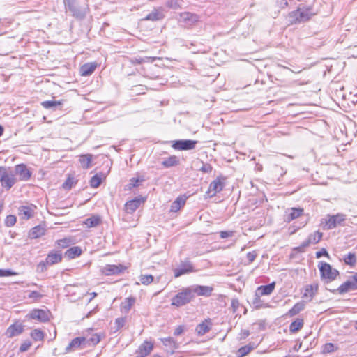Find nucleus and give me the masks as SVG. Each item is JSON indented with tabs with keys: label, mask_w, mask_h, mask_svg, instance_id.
<instances>
[{
	"label": "nucleus",
	"mask_w": 357,
	"mask_h": 357,
	"mask_svg": "<svg viewBox=\"0 0 357 357\" xmlns=\"http://www.w3.org/2000/svg\"><path fill=\"white\" fill-rule=\"evenodd\" d=\"M63 3L65 9L77 19H84L89 11L88 5L80 6L77 0H63Z\"/></svg>",
	"instance_id": "nucleus-1"
},
{
	"label": "nucleus",
	"mask_w": 357,
	"mask_h": 357,
	"mask_svg": "<svg viewBox=\"0 0 357 357\" xmlns=\"http://www.w3.org/2000/svg\"><path fill=\"white\" fill-rule=\"evenodd\" d=\"M314 15L310 8H298L289 13L287 19L291 24H300L308 21Z\"/></svg>",
	"instance_id": "nucleus-2"
},
{
	"label": "nucleus",
	"mask_w": 357,
	"mask_h": 357,
	"mask_svg": "<svg viewBox=\"0 0 357 357\" xmlns=\"http://www.w3.org/2000/svg\"><path fill=\"white\" fill-rule=\"evenodd\" d=\"M319 268L321 274V278L325 283L331 282L339 275V271L337 269L332 268V266L326 262L320 261Z\"/></svg>",
	"instance_id": "nucleus-3"
},
{
	"label": "nucleus",
	"mask_w": 357,
	"mask_h": 357,
	"mask_svg": "<svg viewBox=\"0 0 357 357\" xmlns=\"http://www.w3.org/2000/svg\"><path fill=\"white\" fill-rule=\"evenodd\" d=\"M195 298L190 287L184 289L172 298V305L181 307L189 303Z\"/></svg>",
	"instance_id": "nucleus-4"
},
{
	"label": "nucleus",
	"mask_w": 357,
	"mask_h": 357,
	"mask_svg": "<svg viewBox=\"0 0 357 357\" xmlns=\"http://www.w3.org/2000/svg\"><path fill=\"white\" fill-rule=\"evenodd\" d=\"M174 275L175 278H178L183 275L188 274L196 271L192 263L189 259L181 261L178 266L174 269Z\"/></svg>",
	"instance_id": "nucleus-5"
},
{
	"label": "nucleus",
	"mask_w": 357,
	"mask_h": 357,
	"mask_svg": "<svg viewBox=\"0 0 357 357\" xmlns=\"http://www.w3.org/2000/svg\"><path fill=\"white\" fill-rule=\"evenodd\" d=\"M346 220V215L343 213H337L336 215H328L325 219V227L326 229H332L338 225H342V222Z\"/></svg>",
	"instance_id": "nucleus-6"
},
{
	"label": "nucleus",
	"mask_w": 357,
	"mask_h": 357,
	"mask_svg": "<svg viewBox=\"0 0 357 357\" xmlns=\"http://www.w3.org/2000/svg\"><path fill=\"white\" fill-rule=\"evenodd\" d=\"M197 141L192 139H178L172 142V148L179 151H189L195 149Z\"/></svg>",
	"instance_id": "nucleus-7"
},
{
	"label": "nucleus",
	"mask_w": 357,
	"mask_h": 357,
	"mask_svg": "<svg viewBox=\"0 0 357 357\" xmlns=\"http://www.w3.org/2000/svg\"><path fill=\"white\" fill-rule=\"evenodd\" d=\"M199 20V16L196 14L189 12H185L180 14L178 22L184 26H192Z\"/></svg>",
	"instance_id": "nucleus-8"
},
{
	"label": "nucleus",
	"mask_w": 357,
	"mask_h": 357,
	"mask_svg": "<svg viewBox=\"0 0 357 357\" xmlns=\"http://www.w3.org/2000/svg\"><path fill=\"white\" fill-rule=\"evenodd\" d=\"M30 318L40 322H47L50 320V312L41 309H35L29 314Z\"/></svg>",
	"instance_id": "nucleus-9"
},
{
	"label": "nucleus",
	"mask_w": 357,
	"mask_h": 357,
	"mask_svg": "<svg viewBox=\"0 0 357 357\" xmlns=\"http://www.w3.org/2000/svg\"><path fill=\"white\" fill-rule=\"evenodd\" d=\"M192 295L210 296L213 292V288L210 286L194 285L190 287Z\"/></svg>",
	"instance_id": "nucleus-10"
},
{
	"label": "nucleus",
	"mask_w": 357,
	"mask_h": 357,
	"mask_svg": "<svg viewBox=\"0 0 357 357\" xmlns=\"http://www.w3.org/2000/svg\"><path fill=\"white\" fill-rule=\"evenodd\" d=\"M16 175L19 176L21 181H28L31 176V172L24 164L17 165L15 167Z\"/></svg>",
	"instance_id": "nucleus-11"
},
{
	"label": "nucleus",
	"mask_w": 357,
	"mask_h": 357,
	"mask_svg": "<svg viewBox=\"0 0 357 357\" xmlns=\"http://www.w3.org/2000/svg\"><path fill=\"white\" fill-rule=\"evenodd\" d=\"M16 178L15 175L12 173H8L6 168L5 167L3 172V178L1 180L2 187L6 190H10L15 183Z\"/></svg>",
	"instance_id": "nucleus-12"
},
{
	"label": "nucleus",
	"mask_w": 357,
	"mask_h": 357,
	"mask_svg": "<svg viewBox=\"0 0 357 357\" xmlns=\"http://www.w3.org/2000/svg\"><path fill=\"white\" fill-rule=\"evenodd\" d=\"M223 187L224 183L221 181L220 178H217L210 183L206 193L210 195L211 197L214 196L218 192L222 190Z\"/></svg>",
	"instance_id": "nucleus-13"
},
{
	"label": "nucleus",
	"mask_w": 357,
	"mask_h": 357,
	"mask_svg": "<svg viewBox=\"0 0 357 357\" xmlns=\"http://www.w3.org/2000/svg\"><path fill=\"white\" fill-rule=\"evenodd\" d=\"M125 266L121 264H108L102 268V273L106 275H117L123 272Z\"/></svg>",
	"instance_id": "nucleus-14"
},
{
	"label": "nucleus",
	"mask_w": 357,
	"mask_h": 357,
	"mask_svg": "<svg viewBox=\"0 0 357 357\" xmlns=\"http://www.w3.org/2000/svg\"><path fill=\"white\" fill-rule=\"evenodd\" d=\"M355 290H357V284H355L351 280H349L341 284L337 289L330 291L333 293L337 291L340 294H344Z\"/></svg>",
	"instance_id": "nucleus-15"
},
{
	"label": "nucleus",
	"mask_w": 357,
	"mask_h": 357,
	"mask_svg": "<svg viewBox=\"0 0 357 357\" xmlns=\"http://www.w3.org/2000/svg\"><path fill=\"white\" fill-rule=\"evenodd\" d=\"M303 213V209L301 208H291L286 211L284 215V221L290 222L291 221L300 217Z\"/></svg>",
	"instance_id": "nucleus-16"
},
{
	"label": "nucleus",
	"mask_w": 357,
	"mask_h": 357,
	"mask_svg": "<svg viewBox=\"0 0 357 357\" xmlns=\"http://www.w3.org/2000/svg\"><path fill=\"white\" fill-rule=\"evenodd\" d=\"M62 260V255L60 252L52 250L47 255L45 264L47 265H53L61 262Z\"/></svg>",
	"instance_id": "nucleus-17"
},
{
	"label": "nucleus",
	"mask_w": 357,
	"mask_h": 357,
	"mask_svg": "<svg viewBox=\"0 0 357 357\" xmlns=\"http://www.w3.org/2000/svg\"><path fill=\"white\" fill-rule=\"evenodd\" d=\"M86 341L84 337H77L72 340L69 344L66 347L65 352L68 353L80 348L81 344Z\"/></svg>",
	"instance_id": "nucleus-18"
},
{
	"label": "nucleus",
	"mask_w": 357,
	"mask_h": 357,
	"mask_svg": "<svg viewBox=\"0 0 357 357\" xmlns=\"http://www.w3.org/2000/svg\"><path fill=\"white\" fill-rule=\"evenodd\" d=\"M212 324L210 319H206L199 324L197 328L196 331L199 335H203L211 330Z\"/></svg>",
	"instance_id": "nucleus-19"
},
{
	"label": "nucleus",
	"mask_w": 357,
	"mask_h": 357,
	"mask_svg": "<svg viewBox=\"0 0 357 357\" xmlns=\"http://www.w3.org/2000/svg\"><path fill=\"white\" fill-rule=\"evenodd\" d=\"M45 228L43 226L38 225L33 227L29 232V238L31 239L38 238L45 234Z\"/></svg>",
	"instance_id": "nucleus-20"
},
{
	"label": "nucleus",
	"mask_w": 357,
	"mask_h": 357,
	"mask_svg": "<svg viewBox=\"0 0 357 357\" xmlns=\"http://www.w3.org/2000/svg\"><path fill=\"white\" fill-rule=\"evenodd\" d=\"M82 253V250L79 246H73L68 249L65 253L64 257L69 259H75L80 256Z\"/></svg>",
	"instance_id": "nucleus-21"
},
{
	"label": "nucleus",
	"mask_w": 357,
	"mask_h": 357,
	"mask_svg": "<svg viewBox=\"0 0 357 357\" xmlns=\"http://www.w3.org/2000/svg\"><path fill=\"white\" fill-rule=\"evenodd\" d=\"M96 63H87L82 65L80 68V73L82 76H88L91 75L96 68Z\"/></svg>",
	"instance_id": "nucleus-22"
},
{
	"label": "nucleus",
	"mask_w": 357,
	"mask_h": 357,
	"mask_svg": "<svg viewBox=\"0 0 357 357\" xmlns=\"http://www.w3.org/2000/svg\"><path fill=\"white\" fill-rule=\"evenodd\" d=\"M165 17L161 8L154 9L151 13L147 15L144 20L157 21L163 19Z\"/></svg>",
	"instance_id": "nucleus-23"
},
{
	"label": "nucleus",
	"mask_w": 357,
	"mask_h": 357,
	"mask_svg": "<svg viewBox=\"0 0 357 357\" xmlns=\"http://www.w3.org/2000/svg\"><path fill=\"white\" fill-rule=\"evenodd\" d=\"M100 222H101L100 216L96 215H92L91 217L86 218L84 221V225H85L87 228H91V227H95L98 226V225H100Z\"/></svg>",
	"instance_id": "nucleus-24"
},
{
	"label": "nucleus",
	"mask_w": 357,
	"mask_h": 357,
	"mask_svg": "<svg viewBox=\"0 0 357 357\" xmlns=\"http://www.w3.org/2000/svg\"><path fill=\"white\" fill-rule=\"evenodd\" d=\"M56 243L59 248H67L70 245L75 243V239L73 236H68L56 241Z\"/></svg>",
	"instance_id": "nucleus-25"
},
{
	"label": "nucleus",
	"mask_w": 357,
	"mask_h": 357,
	"mask_svg": "<svg viewBox=\"0 0 357 357\" xmlns=\"http://www.w3.org/2000/svg\"><path fill=\"white\" fill-rule=\"evenodd\" d=\"M318 287V284L307 285L305 288L303 296L310 298V300H312L314 296L317 293Z\"/></svg>",
	"instance_id": "nucleus-26"
},
{
	"label": "nucleus",
	"mask_w": 357,
	"mask_h": 357,
	"mask_svg": "<svg viewBox=\"0 0 357 357\" xmlns=\"http://www.w3.org/2000/svg\"><path fill=\"white\" fill-rule=\"evenodd\" d=\"M157 59H159L158 57H151V56H137L131 59V62L134 64H141L142 63H153Z\"/></svg>",
	"instance_id": "nucleus-27"
},
{
	"label": "nucleus",
	"mask_w": 357,
	"mask_h": 357,
	"mask_svg": "<svg viewBox=\"0 0 357 357\" xmlns=\"http://www.w3.org/2000/svg\"><path fill=\"white\" fill-rule=\"evenodd\" d=\"M22 332V327L21 325L13 324L9 326L6 331V335L12 337L20 335Z\"/></svg>",
	"instance_id": "nucleus-28"
},
{
	"label": "nucleus",
	"mask_w": 357,
	"mask_h": 357,
	"mask_svg": "<svg viewBox=\"0 0 357 357\" xmlns=\"http://www.w3.org/2000/svg\"><path fill=\"white\" fill-rule=\"evenodd\" d=\"M305 303L303 301H301L298 303H296L292 308H291L289 312H287V315L289 317H293L298 313H300L301 311H303L305 308Z\"/></svg>",
	"instance_id": "nucleus-29"
},
{
	"label": "nucleus",
	"mask_w": 357,
	"mask_h": 357,
	"mask_svg": "<svg viewBox=\"0 0 357 357\" xmlns=\"http://www.w3.org/2000/svg\"><path fill=\"white\" fill-rule=\"evenodd\" d=\"M185 199L178 197L174 201L171 205L170 211L172 212H177L180 208L185 205Z\"/></svg>",
	"instance_id": "nucleus-30"
},
{
	"label": "nucleus",
	"mask_w": 357,
	"mask_h": 357,
	"mask_svg": "<svg viewBox=\"0 0 357 357\" xmlns=\"http://www.w3.org/2000/svg\"><path fill=\"white\" fill-rule=\"evenodd\" d=\"M255 347V345L254 343H249L248 344L239 348L237 351V354L238 357H243L248 354L251 351H252Z\"/></svg>",
	"instance_id": "nucleus-31"
},
{
	"label": "nucleus",
	"mask_w": 357,
	"mask_h": 357,
	"mask_svg": "<svg viewBox=\"0 0 357 357\" xmlns=\"http://www.w3.org/2000/svg\"><path fill=\"white\" fill-rule=\"evenodd\" d=\"M20 215L22 218L28 220L33 217V210L30 206H22L19 209Z\"/></svg>",
	"instance_id": "nucleus-32"
},
{
	"label": "nucleus",
	"mask_w": 357,
	"mask_h": 357,
	"mask_svg": "<svg viewBox=\"0 0 357 357\" xmlns=\"http://www.w3.org/2000/svg\"><path fill=\"white\" fill-rule=\"evenodd\" d=\"M140 202L139 199H132L126 203V209L128 213H132L139 207Z\"/></svg>",
	"instance_id": "nucleus-33"
},
{
	"label": "nucleus",
	"mask_w": 357,
	"mask_h": 357,
	"mask_svg": "<svg viewBox=\"0 0 357 357\" xmlns=\"http://www.w3.org/2000/svg\"><path fill=\"white\" fill-rule=\"evenodd\" d=\"M275 287V282H273L268 284L266 285H262L258 287V291H261V295H269L271 294L273 291L274 290Z\"/></svg>",
	"instance_id": "nucleus-34"
},
{
	"label": "nucleus",
	"mask_w": 357,
	"mask_h": 357,
	"mask_svg": "<svg viewBox=\"0 0 357 357\" xmlns=\"http://www.w3.org/2000/svg\"><path fill=\"white\" fill-rule=\"evenodd\" d=\"M303 319H296L295 321L291 323L289 326V331L291 333H296L303 328Z\"/></svg>",
	"instance_id": "nucleus-35"
},
{
	"label": "nucleus",
	"mask_w": 357,
	"mask_h": 357,
	"mask_svg": "<svg viewBox=\"0 0 357 357\" xmlns=\"http://www.w3.org/2000/svg\"><path fill=\"white\" fill-rule=\"evenodd\" d=\"M42 106L45 109H56L57 107L62 105V101L61 100H47L43 101L41 103Z\"/></svg>",
	"instance_id": "nucleus-36"
},
{
	"label": "nucleus",
	"mask_w": 357,
	"mask_h": 357,
	"mask_svg": "<svg viewBox=\"0 0 357 357\" xmlns=\"http://www.w3.org/2000/svg\"><path fill=\"white\" fill-rule=\"evenodd\" d=\"M162 164L165 167H171L177 165L178 164V160L176 155H172L165 159Z\"/></svg>",
	"instance_id": "nucleus-37"
},
{
	"label": "nucleus",
	"mask_w": 357,
	"mask_h": 357,
	"mask_svg": "<svg viewBox=\"0 0 357 357\" xmlns=\"http://www.w3.org/2000/svg\"><path fill=\"white\" fill-rule=\"evenodd\" d=\"M161 341L165 346L169 347L172 350L176 349L178 347V344L173 337L162 338Z\"/></svg>",
	"instance_id": "nucleus-38"
},
{
	"label": "nucleus",
	"mask_w": 357,
	"mask_h": 357,
	"mask_svg": "<svg viewBox=\"0 0 357 357\" xmlns=\"http://www.w3.org/2000/svg\"><path fill=\"white\" fill-rule=\"evenodd\" d=\"M91 160H92V156H91V155H89V154L83 155L80 157V159H79L80 164L85 169H88L90 167Z\"/></svg>",
	"instance_id": "nucleus-39"
},
{
	"label": "nucleus",
	"mask_w": 357,
	"mask_h": 357,
	"mask_svg": "<svg viewBox=\"0 0 357 357\" xmlns=\"http://www.w3.org/2000/svg\"><path fill=\"white\" fill-rule=\"evenodd\" d=\"M322 236L323 234L317 231L310 234L308 236V239L312 244H316L321 240Z\"/></svg>",
	"instance_id": "nucleus-40"
},
{
	"label": "nucleus",
	"mask_w": 357,
	"mask_h": 357,
	"mask_svg": "<svg viewBox=\"0 0 357 357\" xmlns=\"http://www.w3.org/2000/svg\"><path fill=\"white\" fill-rule=\"evenodd\" d=\"M135 299L132 297L126 298L124 305L123 306L124 312H128L131 309L132 306L133 305V304L135 303Z\"/></svg>",
	"instance_id": "nucleus-41"
},
{
	"label": "nucleus",
	"mask_w": 357,
	"mask_h": 357,
	"mask_svg": "<svg viewBox=\"0 0 357 357\" xmlns=\"http://www.w3.org/2000/svg\"><path fill=\"white\" fill-rule=\"evenodd\" d=\"M344 261L346 264L353 266L356 262V255L354 253H349L347 255L345 256L344 258Z\"/></svg>",
	"instance_id": "nucleus-42"
},
{
	"label": "nucleus",
	"mask_w": 357,
	"mask_h": 357,
	"mask_svg": "<svg viewBox=\"0 0 357 357\" xmlns=\"http://www.w3.org/2000/svg\"><path fill=\"white\" fill-rule=\"evenodd\" d=\"M153 345L152 343L149 342H144L139 347V350L143 351L145 353L149 354L151 351L153 350Z\"/></svg>",
	"instance_id": "nucleus-43"
},
{
	"label": "nucleus",
	"mask_w": 357,
	"mask_h": 357,
	"mask_svg": "<svg viewBox=\"0 0 357 357\" xmlns=\"http://www.w3.org/2000/svg\"><path fill=\"white\" fill-rule=\"evenodd\" d=\"M139 281L142 284L148 285L153 281V276L152 275H141Z\"/></svg>",
	"instance_id": "nucleus-44"
},
{
	"label": "nucleus",
	"mask_w": 357,
	"mask_h": 357,
	"mask_svg": "<svg viewBox=\"0 0 357 357\" xmlns=\"http://www.w3.org/2000/svg\"><path fill=\"white\" fill-rule=\"evenodd\" d=\"M31 337L36 341H40L43 339L44 334L42 331L35 329L31 333Z\"/></svg>",
	"instance_id": "nucleus-45"
},
{
	"label": "nucleus",
	"mask_w": 357,
	"mask_h": 357,
	"mask_svg": "<svg viewBox=\"0 0 357 357\" xmlns=\"http://www.w3.org/2000/svg\"><path fill=\"white\" fill-rule=\"evenodd\" d=\"M102 182L101 178L98 175H94L90 180V185L92 188H96L100 186V183Z\"/></svg>",
	"instance_id": "nucleus-46"
},
{
	"label": "nucleus",
	"mask_w": 357,
	"mask_h": 357,
	"mask_svg": "<svg viewBox=\"0 0 357 357\" xmlns=\"http://www.w3.org/2000/svg\"><path fill=\"white\" fill-rule=\"evenodd\" d=\"M16 217L15 215H7L5 219V225L8 227H12L16 223Z\"/></svg>",
	"instance_id": "nucleus-47"
},
{
	"label": "nucleus",
	"mask_w": 357,
	"mask_h": 357,
	"mask_svg": "<svg viewBox=\"0 0 357 357\" xmlns=\"http://www.w3.org/2000/svg\"><path fill=\"white\" fill-rule=\"evenodd\" d=\"M166 5L168 8H172L174 10L178 9L181 8L179 0H169L166 3Z\"/></svg>",
	"instance_id": "nucleus-48"
},
{
	"label": "nucleus",
	"mask_w": 357,
	"mask_h": 357,
	"mask_svg": "<svg viewBox=\"0 0 357 357\" xmlns=\"http://www.w3.org/2000/svg\"><path fill=\"white\" fill-rule=\"evenodd\" d=\"M101 340V335L98 333H95L91 335V337L88 340V342L91 343L93 345H96L100 342Z\"/></svg>",
	"instance_id": "nucleus-49"
},
{
	"label": "nucleus",
	"mask_w": 357,
	"mask_h": 357,
	"mask_svg": "<svg viewBox=\"0 0 357 357\" xmlns=\"http://www.w3.org/2000/svg\"><path fill=\"white\" fill-rule=\"evenodd\" d=\"M335 347L333 343H326L323 347L324 353H331L335 351Z\"/></svg>",
	"instance_id": "nucleus-50"
},
{
	"label": "nucleus",
	"mask_w": 357,
	"mask_h": 357,
	"mask_svg": "<svg viewBox=\"0 0 357 357\" xmlns=\"http://www.w3.org/2000/svg\"><path fill=\"white\" fill-rule=\"evenodd\" d=\"M31 346V343L30 341H25L20 347V352L26 351L30 348Z\"/></svg>",
	"instance_id": "nucleus-51"
},
{
	"label": "nucleus",
	"mask_w": 357,
	"mask_h": 357,
	"mask_svg": "<svg viewBox=\"0 0 357 357\" xmlns=\"http://www.w3.org/2000/svg\"><path fill=\"white\" fill-rule=\"evenodd\" d=\"M310 244H312L310 242V240L307 238V240H305V241H303L300 246L297 247L296 248V250L298 252H303L304 250V249L309 246Z\"/></svg>",
	"instance_id": "nucleus-52"
},
{
	"label": "nucleus",
	"mask_w": 357,
	"mask_h": 357,
	"mask_svg": "<svg viewBox=\"0 0 357 357\" xmlns=\"http://www.w3.org/2000/svg\"><path fill=\"white\" fill-rule=\"evenodd\" d=\"M15 275V273L9 269H0V277H7Z\"/></svg>",
	"instance_id": "nucleus-53"
},
{
	"label": "nucleus",
	"mask_w": 357,
	"mask_h": 357,
	"mask_svg": "<svg viewBox=\"0 0 357 357\" xmlns=\"http://www.w3.org/2000/svg\"><path fill=\"white\" fill-rule=\"evenodd\" d=\"M213 168L210 164L203 163L200 168V171L204 173H211Z\"/></svg>",
	"instance_id": "nucleus-54"
},
{
	"label": "nucleus",
	"mask_w": 357,
	"mask_h": 357,
	"mask_svg": "<svg viewBox=\"0 0 357 357\" xmlns=\"http://www.w3.org/2000/svg\"><path fill=\"white\" fill-rule=\"evenodd\" d=\"M257 255L255 251L248 252L246 255V257L249 263H252L255 259Z\"/></svg>",
	"instance_id": "nucleus-55"
},
{
	"label": "nucleus",
	"mask_w": 357,
	"mask_h": 357,
	"mask_svg": "<svg viewBox=\"0 0 357 357\" xmlns=\"http://www.w3.org/2000/svg\"><path fill=\"white\" fill-rule=\"evenodd\" d=\"M126 323L124 318H118L115 320V324L116 325L117 330L122 328Z\"/></svg>",
	"instance_id": "nucleus-56"
},
{
	"label": "nucleus",
	"mask_w": 357,
	"mask_h": 357,
	"mask_svg": "<svg viewBox=\"0 0 357 357\" xmlns=\"http://www.w3.org/2000/svg\"><path fill=\"white\" fill-rule=\"evenodd\" d=\"M239 305H240V303H239V301L238 299L233 298L231 300V307H232L234 312H236L237 310Z\"/></svg>",
	"instance_id": "nucleus-57"
},
{
	"label": "nucleus",
	"mask_w": 357,
	"mask_h": 357,
	"mask_svg": "<svg viewBox=\"0 0 357 357\" xmlns=\"http://www.w3.org/2000/svg\"><path fill=\"white\" fill-rule=\"evenodd\" d=\"M322 256H328V252L324 248H322L321 250L317 252L316 253L317 258H320Z\"/></svg>",
	"instance_id": "nucleus-58"
},
{
	"label": "nucleus",
	"mask_w": 357,
	"mask_h": 357,
	"mask_svg": "<svg viewBox=\"0 0 357 357\" xmlns=\"http://www.w3.org/2000/svg\"><path fill=\"white\" fill-rule=\"evenodd\" d=\"M232 235H233V231H221L220 234V236L222 238H226L228 237H231V236H232Z\"/></svg>",
	"instance_id": "nucleus-59"
},
{
	"label": "nucleus",
	"mask_w": 357,
	"mask_h": 357,
	"mask_svg": "<svg viewBox=\"0 0 357 357\" xmlns=\"http://www.w3.org/2000/svg\"><path fill=\"white\" fill-rule=\"evenodd\" d=\"M140 181H142V179H141ZM139 182V178H132L130 180V185H131V187H137L138 185Z\"/></svg>",
	"instance_id": "nucleus-60"
},
{
	"label": "nucleus",
	"mask_w": 357,
	"mask_h": 357,
	"mask_svg": "<svg viewBox=\"0 0 357 357\" xmlns=\"http://www.w3.org/2000/svg\"><path fill=\"white\" fill-rule=\"evenodd\" d=\"M41 297H42V295L39 292L36 291H31L29 294V298L38 299V298H40Z\"/></svg>",
	"instance_id": "nucleus-61"
},
{
	"label": "nucleus",
	"mask_w": 357,
	"mask_h": 357,
	"mask_svg": "<svg viewBox=\"0 0 357 357\" xmlns=\"http://www.w3.org/2000/svg\"><path fill=\"white\" fill-rule=\"evenodd\" d=\"M73 185V181L71 178H68L66 182L63 184V186L66 189H70Z\"/></svg>",
	"instance_id": "nucleus-62"
},
{
	"label": "nucleus",
	"mask_w": 357,
	"mask_h": 357,
	"mask_svg": "<svg viewBox=\"0 0 357 357\" xmlns=\"http://www.w3.org/2000/svg\"><path fill=\"white\" fill-rule=\"evenodd\" d=\"M183 332V328L182 326H178L174 331V335H179Z\"/></svg>",
	"instance_id": "nucleus-63"
},
{
	"label": "nucleus",
	"mask_w": 357,
	"mask_h": 357,
	"mask_svg": "<svg viewBox=\"0 0 357 357\" xmlns=\"http://www.w3.org/2000/svg\"><path fill=\"white\" fill-rule=\"evenodd\" d=\"M137 357H146V356H148L149 354L145 353L144 351H140L138 349L137 351Z\"/></svg>",
	"instance_id": "nucleus-64"
}]
</instances>
